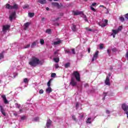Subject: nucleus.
<instances>
[{"mask_svg":"<svg viewBox=\"0 0 128 128\" xmlns=\"http://www.w3.org/2000/svg\"><path fill=\"white\" fill-rule=\"evenodd\" d=\"M60 68V66H58V64H55V68Z\"/></svg>","mask_w":128,"mask_h":128,"instance_id":"3c124183","label":"nucleus"},{"mask_svg":"<svg viewBox=\"0 0 128 128\" xmlns=\"http://www.w3.org/2000/svg\"><path fill=\"white\" fill-rule=\"evenodd\" d=\"M112 32H113V34H118V30H112Z\"/></svg>","mask_w":128,"mask_h":128,"instance_id":"393cba45","label":"nucleus"},{"mask_svg":"<svg viewBox=\"0 0 128 128\" xmlns=\"http://www.w3.org/2000/svg\"><path fill=\"white\" fill-rule=\"evenodd\" d=\"M39 120H40V118L36 117L35 118H34V122H38Z\"/></svg>","mask_w":128,"mask_h":128,"instance_id":"c85d7f7f","label":"nucleus"},{"mask_svg":"<svg viewBox=\"0 0 128 128\" xmlns=\"http://www.w3.org/2000/svg\"><path fill=\"white\" fill-rule=\"evenodd\" d=\"M46 10H50V8H48V7H47V8H46Z\"/></svg>","mask_w":128,"mask_h":128,"instance_id":"338daca9","label":"nucleus"},{"mask_svg":"<svg viewBox=\"0 0 128 128\" xmlns=\"http://www.w3.org/2000/svg\"><path fill=\"white\" fill-rule=\"evenodd\" d=\"M10 22H12V20H16V12H12L9 16Z\"/></svg>","mask_w":128,"mask_h":128,"instance_id":"423d86ee","label":"nucleus"},{"mask_svg":"<svg viewBox=\"0 0 128 128\" xmlns=\"http://www.w3.org/2000/svg\"><path fill=\"white\" fill-rule=\"evenodd\" d=\"M4 103L6 104H8V100H6V98L4 99Z\"/></svg>","mask_w":128,"mask_h":128,"instance_id":"72a5a7b5","label":"nucleus"},{"mask_svg":"<svg viewBox=\"0 0 128 128\" xmlns=\"http://www.w3.org/2000/svg\"><path fill=\"white\" fill-rule=\"evenodd\" d=\"M58 52H60V50H56L54 52V54L56 56V54H58Z\"/></svg>","mask_w":128,"mask_h":128,"instance_id":"79ce46f5","label":"nucleus"},{"mask_svg":"<svg viewBox=\"0 0 128 128\" xmlns=\"http://www.w3.org/2000/svg\"><path fill=\"white\" fill-rule=\"evenodd\" d=\"M72 30L73 32H76V26L74 24H73L72 26Z\"/></svg>","mask_w":128,"mask_h":128,"instance_id":"f3484780","label":"nucleus"},{"mask_svg":"<svg viewBox=\"0 0 128 128\" xmlns=\"http://www.w3.org/2000/svg\"><path fill=\"white\" fill-rule=\"evenodd\" d=\"M54 62H60V58H54Z\"/></svg>","mask_w":128,"mask_h":128,"instance_id":"bb28decb","label":"nucleus"},{"mask_svg":"<svg viewBox=\"0 0 128 128\" xmlns=\"http://www.w3.org/2000/svg\"><path fill=\"white\" fill-rule=\"evenodd\" d=\"M100 50H102V48H104V44H100Z\"/></svg>","mask_w":128,"mask_h":128,"instance_id":"a19ab883","label":"nucleus"},{"mask_svg":"<svg viewBox=\"0 0 128 128\" xmlns=\"http://www.w3.org/2000/svg\"><path fill=\"white\" fill-rule=\"evenodd\" d=\"M88 52L90 54V48H88Z\"/></svg>","mask_w":128,"mask_h":128,"instance_id":"0e129e2a","label":"nucleus"},{"mask_svg":"<svg viewBox=\"0 0 128 128\" xmlns=\"http://www.w3.org/2000/svg\"><path fill=\"white\" fill-rule=\"evenodd\" d=\"M112 52H118V49H116V48H112Z\"/></svg>","mask_w":128,"mask_h":128,"instance_id":"7c9ffc66","label":"nucleus"},{"mask_svg":"<svg viewBox=\"0 0 128 128\" xmlns=\"http://www.w3.org/2000/svg\"><path fill=\"white\" fill-rule=\"evenodd\" d=\"M52 124V120H50V119H48L47 120L46 124V126L47 128H50V126Z\"/></svg>","mask_w":128,"mask_h":128,"instance_id":"1a4fd4ad","label":"nucleus"},{"mask_svg":"<svg viewBox=\"0 0 128 128\" xmlns=\"http://www.w3.org/2000/svg\"><path fill=\"white\" fill-rule=\"evenodd\" d=\"M78 103H77L76 104V108H78Z\"/></svg>","mask_w":128,"mask_h":128,"instance_id":"774afa93","label":"nucleus"},{"mask_svg":"<svg viewBox=\"0 0 128 128\" xmlns=\"http://www.w3.org/2000/svg\"><path fill=\"white\" fill-rule=\"evenodd\" d=\"M52 4L54 6H56L58 8H60V4H58V2H53L52 3Z\"/></svg>","mask_w":128,"mask_h":128,"instance_id":"9b49d317","label":"nucleus"},{"mask_svg":"<svg viewBox=\"0 0 128 128\" xmlns=\"http://www.w3.org/2000/svg\"><path fill=\"white\" fill-rule=\"evenodd\" d=\"M107 52L108 54V55L110 56V50H107Z\"/></svg>","mask_w":128,"mask_h":128,"instance_id":"4d7b16f0","label":"nucleus"},{"mask_svg":"<svg viewBox=\"0 0 128 128\" xmlns=\"http://www.w3.org/2000/svg\"><path fill=\"white\" fill-rule=\"evenodd\" d=\"M77 82H80V74L78 71H74L72 74Z\"/></svg>","mask_w":128,"mask_h":128,"instance_id":"f03ea898","label":"nucleus"},{"mask_svg":"<svg viewBox=\"0 0 128 128\" xmlns=\"http://www.w3.org/2000/svg\"><path fill=\"white\" fill-rule=\"evenodd\" d=\"M90 120H92V118H88L86 120L87 124H92V121H90Z\"/></svg>","mask_w":128,"mask_h":128,"instance_id":"a878e982","label":"nucleus"},{"mask_svg":"<svg viewBox=\"0 0 128 128\" xmlns=\"http://www.w3.org/2000/svg\"><path fill=\"white\" fill-rule=\"evenodd\" d=\"M88 84H84V88H88Z\"/></svg>","mask_w":128,"mask_h":128,"instance_id":"bf43d9fd","label":"nucleus"},{"mask_svg":"<svg viewBox=\"0 0 128 128\" xmlns=\"http://www.w3.org/2000/svg\"><path fill=\"white\" fill-rule=\"evenodd\" d=\"M100 26H102V28H104V26H106V24L103 23L102 24H100Z\"/></svg>","mask_w":128,"mask_h":128,"instance_id":"2f4dec72","label":"nucleus"},{"mask_svg":"<svg viewBox=\"0 0 128 128\" xmlns=\"http://www.w3.org/2000/svg\"><path fill=\"white\" fill-rule=\"evenodd\" d=\"M56 76V74L55 73H52L51 74L52 78H54V76Z\"/></svg>","mask_w":128,"mask_h":128,"instance_id":"49530a36","label":"nucleus"},{"mask_svg":"<svg viewBox=\"0 0 128 128\" xmlns=\"http://www.w3.org/2000/svg\"><path fill=\"white\" fill-rule=\"evenodd\" d=\"M72 119L73 120H74L76 122V116H72Z\"/></svg>","mask_w":128,"mask_h":128,"instance_id":"37998d69","label":"nucleus"},{"mask_svg":"<svg viewBox=\"0 0 128 128\" xmlns=\"http://www.w3.org/2000/svg\"><path fill=\"white\" fill-rule=\"evenodd\" d=\"M122 30V26H119L117 30H118V32H120Z\"/></svg>","mask_w":128,"mask_h":128,"instance_id":"cd10ccee","label":"nucleus"},{"mask_svg":"<svg viewBox=\"0 0 128 128\" xmlns=\"http://www.w3.org/2000/svg\"><path fill=\"white\" fill-rule=\"evenodd\" d=\"M124 16L126 20H128V13L124 14Z\"/></svg>","mask_w":128,"mask_h":128,"instance_id":"ea45409f","label":"nucleus"},{"mask_svg":"<svg viewBox=\"0 0 128 128\" xmlns=\"http://www.w3.org/2000/svg\"><path fill=\"white\" fill-rule=\"evenodd\" d=\"M39 94H44V90L42 89L40 90L39 91Z\"/></svg>","mask_w":128,"mask_h":128,"instance_id":"09e8293b","label":"nucleus"},{"mask_svg":"<svg viewBox=\"0 0 128 128\" xmlns=\"http://www.w3.org/2000/svg\"><path fill=\"white\" fill-rule=\"evenodd\" d=\"M96 6V2H94V3L92 4V5L90 6Z\"/></svg>","mask_w":128,"mask_h":128,"instance_id":"864d4df0","label":"nucleus"},{"mask_svg":"<svg viewBox=\"0 0 128 128\" xmlns=\"http://www.w3.org/2000/svg\"><path fill=\"white\" fill-rule=\"evenodd\" d=\"M82 14V12H74V16H79V14Z\"/></svg>","mask_w":128,"mask_h":128,"instance_id":"2eb2a0df","label":"nucleus"},{"mask_svg":"<svg viewBox=\"0 0 128 128\" xmlns=\"http://www.w3.org/2000/svg\"><path fill=\"white\" fill-rule=\"evenodd\" d=\"M2 98H3V100H5L6 98V95H2Z\"/></svg>","mask_w":128,"mask_h":128,"instance_id":"5fc2aeb1","label":"nucleus"},{"mask_svg":"<svg viewBox=\"0 0 128 128\" xmlns=\"http://www.w3.org/2000/svg\"><path fill=\"white\" fill-rule=\"evenodd\" d=\"M104 22H105V24H106V26H108V20H105Z\"/></svg>","mask_w":128,"mask_h":128,"instance_id":"8fccbe9b","label":"nucleus"},{"mask_svg":"<svg viewBox=\"0 0 128 128\" xmlns=\"http://www.w3.org/2000/svg\"><path fill=\"white\" fill-rule=\"evenodd\" d=\"M21 120H26V116H23L21 117Z\"/></svg>","mask_w":128,"mask_h":128,"instance_id":"052dcab7","label":"nucleus"},{"mask_svg":"<svg viewBox=\"0 0 128 128\" xmlns=\"http://www.w3.org/2000/svg\"><path fill=\"white\" fill-rule=\"evenodd\" d=\"M10 26L9 25L4 26L2 28V32H6V30H10Z\"/></svg>","mask_w":128,"mask_h":128,"instance_id":"0eeeda50","label":"nucleus"},{"mask_svg":"<svg viewBox=\"0 0 128 128\" xmlns=\"http://www.w3.org/2000/svg\"><path fill=\"white\" fill-rule=\"evenodd\" d=\"M18 108H20V104H16Z\"/></svg>","mask_w":128,"mask_h":128,"instance_id":"13d9d810","label":"nucleus"},{"mask_svg":"<svg viewBox=\"0 0 128 128\" xmlns=\"http://www.w3.org/2000/svg\"><path fill=\"white\" fill-rule=\"evenodd\" d=\"M6 8H8V10H12V6L10 4H6Z\"/></svg>","mask_w":128,"mask_h":128,"instance_id":"6ab92c4d","label":"nucleus"},{"mask_svg":"<svg viewBox=\"0 0 128 128\" xmlns=\"http://www.w3.org/2000/svg\"><path fill=\"white\" fill-rule=\"evenodd\" d=\"M60 44V40L56 41V42H54V43H53L54 46H56L58 44Z\"/></svg>","mask_w":128,"mask_h":128,"instance_id":"5701e85b","label":"nucleus"},{"mask_svg":"<svg viewBox=\"0 0 128 128\" xmlns=\"http://www.w3.org/2000/svg\"><path fill=\"white\" fill-rule=\"evenodd\" d=\"M106 114H110V110H106Z\"/></svg>","mask_w":128,"mask_h":128,"instance_id":"603ef678","label":"nucleus"},{"mask_svg":"<svg viewBox=\"0 0 128 128\" xmlns=\"http://www.w3.org/2000/svg\"><path fill=\"white\" fill-rule=\"evenodd\" d=\"M4 54L2 53L0 54V60H2V58H4Z\"/></svg>","mask_w":128,"mask_h":128,"instance_id":"4c0bfd02","label":"nucleus"},{"mask_svg":"<svg viewBox=\"0 0 128 128\" xmlns=\"http://www.w3.org/2000/svg\"><path fill=\"white\" fill-rule=\"evenodd\" d=\"M72 54H76V51L74 50V48L72 49Z\"/></svg>","mask_w":128,"mask_h":128,"instance_id":"de8ad7c7","label":"nucleus"},{"mask_svg":"<svg viewBox=\"0 0 128 128\" xmlns=\"http://www.w3.org/2000/svg\"><path fill=\"white\" fill-rule=\"evenodd\" d=\"M24 82H25V84H27L28 82V80L27 78H25L24 79Z\"/></svg>","mask_w":128,"mask_h":128,"instance_id":"473e14b6","label":"nucleus"},{"mask_svg":"<svg viewBox=\"0 0 128 128\" xmlns=\"http://www.w3.org/2000/svg\"><path fill=\"white\" fill-rule=\"evenodd\" d=\"M78 82L76 81V78L74 77L71 78L70 82V86H76Z\"/></svg>","mask_w":128,"mask_h":128,"instance_id":"7ed1b4c3","label":"nucleus"},{"mask_svg":"<svg viewBox=\"0 0 128 128\" xmlns=\"http://www.w3.org/2000/svg\"><path fill=\"white\" fill-rule=\"evenodd\" d=\"M46 92H48V94H50L52 92V88L48 87L46 89Z\"/></svg>","mask_w":128,"mask_h":128,"instance_id":"4468645a","label":"nucleus"},{"mask_svg":"<svg viewBox=\"0 0 128 128\" xmlns=\"http://www.w3.org/2000/svg\"><path fill=\"white\" fill-rule=\"evenodd\" d=\"M36 44H38V40L34 42L31 45V48H34V46H36Z\"/></svg>","mask_w":128,"mask_h":128,"instance_id":"dca6fc26","label":"nucleus"},{"mask_svg":"<svg viewBox=\"0 0 128 128\" xmlns=\"http://www.w3.org/2000/svg\"><path fill=\"white\" fill-rule=\"evenodd\" d=\"M46 34H52V30H50V29H47L46 30Z\"/></svg>","mask_w":128,"mask_h":128,"instance_id":"4be33fe9","label":"nucleus"},{"mask_svg":"<svg viewBox=\"0 0 128 128\" xmlns=\"http://www.w3.org/2000/svg\"><path fill=\"white\" fill-rule=\"evenodd\" d=\"M29 64H30L31 66L36 67V66H38V64H42V61L40 60V59L38 58L33 56L29 62Z\"/></svg>","mask_w":128,"mask_h":128,"instance_id":"f257e3e1","label":"nucleus"},{"mask_svg":"<svg viewBox=\"0 0 128 128\" xmlns=\"http://www.w3.org/2000/svg\"><path fill=\"white\" fill-rule=\"evenodd\" d=\"M30 6H28V4H27L23 6V8H28Z\"/></svg>","mask_w":128,"mask_h":128,"instance_id":"f704fd0d","label":"nucleus"},{"mask_svg":"<svg viewBox=\"0 0 128 128\" xmlns=\"http://www.w3.org/2000/svg\"><path fill=\"white\" fill-rule=\"evenodd\" d=\"M38 2L41 4H46V0H38Z\"/></svg>","mask_w":128,"mask_h":128,"instance_id":"ddd939ff","label":"nucleus"},{"mask_svg":"<svg viewBox=\"0 0 128 128\" xmlns=\"http://www.w3.org/2000/svg\"><path fill=\"white\" fill-rule=\"evenodd\" d=\"M50 80H50L48 82V83H47V86H48V88H50V82H51Z\"/></svg>","mask_w":128,"mask_h":128,"instance_id":"c9c22d12","label":"nucleus"},{"mask_svg":"<svg viewBox=\"0 0 128 128\" xmlns=\"http://www.w3.org/2000/svg\"><path fill=\"white\" fill-rule=\"evenodd\" d=\"M98 54H100V52H98V50L95 52V53L93 55V58L92 60V62H94V60H96V59L98 57Z\"/></svg>","mask_w":128,"mask_h":128,"instance_id":"20e7f679","label":"nucleus"},{"mask_svg":"<svg viewBox=\"0 0 128 128\" xmlns=\"http://www.w3.org/2000/svg\"><path fill=\"white\" fill-rule=\"evenodd\" d=\"M18 8V4H14L13 6H12V10H16Z\"/></svg>","mask_w":128,"mask_h":128,"instance_id":"a211bd4d","label":"nucleus"},{"mask_svg":"<svg viewBox=\"0 0 128 128\" xmlns=\"http://www.w3.org/2000/svg\"><path fill=\"white\" fill-rule=\"evenodd\" d=\"M90 10H92L93 12H96V10L94 8V7H92V6H90Z\"/></svg>","mask_w":128,"mask_h":128,"instance_id":"58836bf2","label":"nucleus"},{"mask_svg":"<svg viewBox=\"0 0 128 128\" xmlns=\"http://www.w3.org/2000/svg\"><path fill=\"white\" fill-rule=\"evenodd\" d=\"M28 16H30V18H34V12H29L28 14Z\"/></svg>","mask_w":128,"mask_h":128,"instance_id":"aec40b11","label":"nucleus"},{"mask_svg":"<svg viewBox=\"0 0 128 128\" xmlns=\"http://www.w3.org/2000/svg\"><path fill=\"white\" fill-rule=\"evenodd\" d=\"M70 62H68L64 64V66L66 68H70Z\"/></svg>","mask_w":128,"mask_h":128,"instance_id":"b1692460","label":"nucleus"},{"mask_svg":"<svg viewBox=\"0 0 128 128\" xmlns=\"http://www.w3.org/2000/svg\"><path fill=\"white\" fill-rule=\"evenodd\" d=\"M60 20V18H56L54 20H53V22H56V20Z\"/></svg>","mask_w":128,"mask_h":128,"instance_id":"680f3d73","label":"nucleus"},{"mask_svg":"<svg viewBox=\"0 0 128 128\" xmlns=\"http://www.w3.org/2000/svg\"><path fill=\"white\" fill-rule=\"evenodd\" d=\"M104 94H105L104 96V98H103V100H104L106 98V92H104Z\"/></svg>","mask_w":128,"mask_h":128,"instance_id":"e2e57ef3","label":"nucleus"},{"mask_svg":"<svg viewBox=\"0 0 128 128\" xmlns=\"http://www.w3.org/2000/svg\"><path fill=\"white\" fill-rule=\"evenodd\" d=\"M100 8H104V6H103V5H100Z\"/></svg>","mask_w":128,"mask_h":128,"instance_id":"69168bd1","label":"nucleus"},{"mask_svg":"<svg viewBox=\"0 0 128 128\" xmlns=\"http://www.w3.org/2000/svg\"><path fill=\"white\" fill-rule=\"evenodd\" d=\"M84 20H85V22H88V18H86V16L84 15Z\"/></svg>","mask_w":128,"mask_h":128,"instance_id":"6e6d98bb","label":"nucleus"},{"mask_svg":"<svg viewBox=\"0 0 128 128\" xmlns=\"http://www.w3.org/2000/svg\"><path fill=\"white\" fill-rule=\"evenodd\" d=\"M30 23L29 22H27L26 24H24V30H28V26H30Z\"/></svg>","mask_w":128,"mask_h":128,"instance_id":"f8f14e48","label":"nucleus"},{"mask_svg":"<svg viewBox=\"0 0 128 128\" xmlns=\"http://www.w3.org/2000/svg\"><path fill=\"white\" fill-rule=\"evenodd\" d=\"M65 52L68 54H70V50H66Z\"/></svg>","mask_w":128,"mask_h":128,"instance_id":"a18cd8bd","label":"nucleus"},{"mask_svg":"<svg viewBox=\"0 0 128 128\" xmlns=\"http://www.w3.org/2000/svg\"><path fill=\"white\" fill-rule=\"evenodd\" d=\"M105 84H106V86H110V77L106 76L105 80Z\"/></svg>","mask_w":128,"mask_h":128,"instance_id":"9d476101","label":"nucleus"},{"mask_svg":"<svg viewBox=\"0 0 128 128\" xmlns=\"http://www.w3.org/2000/svg\"><path fill=\"white\" fill-rule=\"evenodd\" d=\"M86 30H88V32H92V30L90 29V28H86Z\"/></svg>","mask_w":128,"mask_h":128,"instance_id":"c03bdc74","label":"nucleus"},{"mask_svg":"<svg viewBox=\"0 0 128 128\" xmlns=\"http://www.w3.org/2000/svg\"><path fill=\"white\" fill-rule=\"evenodd\" d=\"M40 44H44V39H40Z\"/></svg>","mask_w":128,"mask_h":128,"instance_id":"c756f323","label":"nucleus"},{"mask_svg":"<svg viewBox=\"0 0 128 128\" xmlns=\"http://www.w3.org/2000/svg\"><path fill=\"white\" fill-rule=\"evenodd\" d=\"M30 44H27L26 46H25L24 47V48H30Z\"/></svg>","mask_w":128,"mask_h":128,"instance_id":"e433bc0d","label":"nucleus"},{"mask_svg":"<svg viewBox=\"0 0 128 128\" xmlns=\"http://www.w3.org/2000/svg\"><path fill=\"white\" fill-rule=\"evenodd\" d=\"M119 20H120V22H124L126 20L124 19V18L123 16H120L119 18Z\"/></svg>","mask_w":128,"mask_h":128,"instance_id":"412c9836","label":"nucleus"},{"mask_svg":"<svg viewBox=\"0 0 128 128\" xmlns=\"http://www.w3.org/2000/svg\"><path fill=\"white\" fill-rule=\"evenodd\" d=\"M122 110H124V112H125V113L126 114H128V106L126 104H122Z\"/></svg>","mask_w":128,"mask_h":128,"instance_id":"39448f33","label":"nucleus"},{"mask_svg":"<svg viewBox=\"0 0 128 128\" xmlns=\"http://www.w3.org/2000/svg\"><path fill=\"white\" fill-rule=\"evenodd\" d=\"M0 110L2 114H3L4 116H6V110L4 109V108H2V106H0Z\"/></svg>","mask_w":128,"mask_h":128,"instance_id":"6e6552de","label":"nucleus"}]
</instances>
